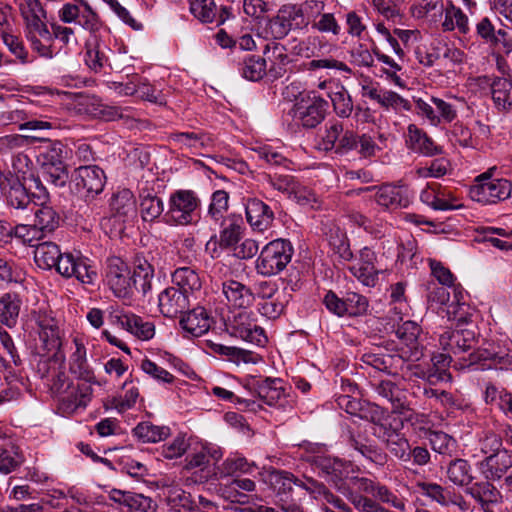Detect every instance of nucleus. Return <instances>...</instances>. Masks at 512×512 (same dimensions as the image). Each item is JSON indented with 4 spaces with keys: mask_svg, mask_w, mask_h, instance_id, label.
I'll use <instances>...</instances> for the list:
<instances>
[{
    "mask_svg": "<svg viewBox=\"0 0 512 512\" xmlns=\"http://www.w3.org/2000/svg\"><path fill=\"white\" fill-rule=\"evenodd\" d=\"M511 467L512 452L507 449L477 462V468L486 480L500 479Z\"/></svg>",
    "mask_w": 512,
    "mask_h": 512,
    "instance_id": "dca6fc26",
    "label": "nucleus"
},
{
    "mask_svg": "<svg viewBox=\"0 0 512 512\" xmlns=\"http://www.w3.org/2000/svg\"><path fill=\"white\" fill-rule=\"evenodd\" d=\"M33 212L35 214L34 224L46 236L52 233L58 227L59 217L51 207L43 206L41 204L36 207Z\"/></svg>",
    "mask_w": 512,
    "mask_h": 512,
    "instance_id": "a19ab883",
    "label": "nucleus"
},
{
    "mask_svg": "<svg viewBox=\"0 0 512 512\" xmlns=\"http://www.w3.org/2000/svg\"><path fill=\"white\" fill-rule=\"evenodd\" d=\"M36 141L42 142L37 154V162L42 169L64 166L63 159L65 151L61 141H51L40 137H38Z\"/></svg>",
    "mask_w": 512,
    "mask_h": 512,
    "instance_id": "4be33fe9",
    "label": "nucleus"
},
{
    "mask_svg": "<svg viewBox=\"0 0 512 512\" xmlns=\"http://www.w3.org/2000/svg\"><path fill=\"white\" fill-rule=\"evenodd\" d=\"M142 218L144 221H152L163 212V202L156 195L146 194L140 203Z\"/></svg>",
    "mask_w": 512,
    "mask_h": 512,
    "instance_id": "603ef678",
    "label": "nucleus"
},
{
    "mask_svg": "<svg viewBox=\"0 0 512 512\" xmlns=\"http://www.w3.org/2000/svg\"><path fill=\"white\" fill-rule=\"evenodd\" d=\"M313 464L334 484L339 492L343 495H348L349 487L347 480L350 474L358 471L352 462L343 461L331 456L318 455L313 458Z\"/></svg>",
    "mask_w": 512,
    "mask_h": 512,
    "instance_id": "1a4fd4ad",
    "label": "nucleus"
},
{
    "mask_svg": "<svg viewBox=\"0 0 512 512\" xmlns=\"http://www.w3.org/2000/svg\"><path fill=\"white\" fill-rule=\"evenodd\" d=\"M468 361L467 367L482 363V369L512 370V342L504 336L491 338L471 353Z\"/></svg>",
    "mask_w": 512,
    "mask_h": 512,
    "instance_id": "20e7f679",
    "label": "nucleus"
},
{
    "mask_svg": "<svg viewBox=\"0 0 512 512\" xmlns=\"http://www.w3.org/2000/svg\"><path fill=\"white\" fill-rule=\"evenodd\" d=\"M22 300L16 293L7 292L0 297V323L8 328L16 326Z\"/></svg>",
    "mask_w": 512,
    "mask_h": 512,
    "instance_id": "cd10ccee",
    "label": "nucleus"
},
{
    "mask_svg": "<svg viewBox=\"0 0 512 512\" xmlns=\"http://www.w3.org/2000/svg\"><path fill=\"white\" fill-rule=\"evenodd\" d=\"M313 464L334 484L339 492L343 495H348L349 487L347 480L350 474L358 471L352 462L343 461L331 456L318 455L313 458Z\"/></svg>",
    "mask_w": 512,
    "mask_h": 512,
    "instance_id": "6e6552de",
    "label": "nucleus"
},
{
    "mask_svg": "<svg viewBox=\"0 0 512 512\" xmlns=\"http://www.w3.org/2000/svg\"><path fill=\"white\" fill-rule=\"evenodd\" d=\"M45 189L41 180L33 174L23 176L22 179L14 174L5 175L0 172V192H31Z\"/></svg>",
    "mask_w": 512,
    "mask_h": 512,
    "instance_id": "b1692460",
    "label": "nucleus"
},
{
    "mask_svg": "<svg viewBox=\"0 0 512 512\" xmlns=\"http://www.w3.org/2000/svg\"><path fill=\"white\" fill-rule=\"evenodd\" d=\"M246 216L250 225L258 231H265L273 221V212L264 202L253 198L246 204Z\"/></svg>",
    "mask_w": 512,
    "mask_h": 512,
    "instance_id": "393cba45",
    "label": "nucleus"
},
{
    "mask_svg": "<svg viewBox=\"0 0 512 512\" xmlns=\"http://www.w3.org/2000/svg\"><path fill=\"white\" fill-rule=\"evenodd\" d=\"M226 329L231 336L258 346L267 342L263 328L256 323L254 314L247 310L235 312L228 319Z\"/></svg>",
    "mask_w": 512,
    "mask_h": 512,
    "instance_id": "0eeeda50",
    "label": "nucleus"
},
{
    "mask_svg": "<svg viewBox=\"0 0 512 512\" xmlns=\"http://www.w3.org/2000/svg\"><path fill=\"white\" fill-rule=\"evenodd\" d=\"M78 1L82 6V11L80 13L79 21H77L76 24L90 32L97 31L100 28V21L97 14L92 10L87 2L83 0Z\"/></svg>",
    "mask_w": 512,
    "mask_h": 512,
    "instance_id": "69168bd1",
    "label": "nucleus"
},
{
    "mask_svg": "<svg viewBox=\"0 0 512 512\" xmlns=\"http://www.w3.org/2000/svg\"><path fill=\"white\" fill-rule=\"evenodd\" d=\"M258 397L269 406L277 407L283 411L293 407V399L287 393V388L280 378H264L254 380L252 383Z\"/></svg>",
    "mask_w": 512,
    "mask_h": 512,
    "instance_id": "9d476101",
    "label": "nucleus"
},
{
    "mask_svg": "<svg viewBox=\"0 0 512 512\" xmlns=\"http://www.w3.org/2000/svg\"><path fill=\"white\" fill-rule=\"evenodd\" d=\"M133 433L139 440L149 443L158 442L166 438L169 433V429L166 427L155 426L150 422H142L133 429Z\"/></svg>",
    "mask_w": 512,
    "mask_h": 512,
    "instance_id": "37998d69",
    "label": "nucleus"
},
{
    "mask_svg": "<svg viewBox=\"0 0 512 512\" xmlns=\"http://www.w3.org/2000/svg\"><path fill=\"white\" fill-rule=\"evenodd\" d=\"M483 81L490 86L492 100L498 109L512 108V81L502 77L484 76Z\"/></svg>",
    "mask_w": 512,
    "mask_h": 512,
    "instance_id": "5701e85b",
    "label": "nucleus"
},
{
    "mask_svg": "<svg viewBox=\"0 0 512 512\" xmlns=\"http://www.w3.org/2000/svg\"><path fill=\"white\" fill-rule=\"evenodd\" d=\"M253 152L255 157L273 166L287 167V165L290 163V161L284 155L268 145L255 148L253 149Z\"/></svg>",
    "mask_w": 512,
    "mask_h": 512,
    "instance_id": "13d9d810",
    "label": "nucleus"
},
{
    "mask_svg": "<svg viewBox=\"0 0 512 512\" xmlns=\"http://www.w3.org/2000/svg\"><path fill=\"white\" fill-rule=\"evenodd\" d=\"M1 37L4 44L8 47L11 53L21 61V63L26 64L30 62L28 52L25 49L23 42L16 35L7 30H2Z\"/></svg>",
    "mask_w": 512,
    "mask_h": 512,
    "instance_id": "bf43d9fd",
    "label": "nucleus"
},
{
    "mask_svg": "<svg viewBox=\"0 0 512 512\" xmlns=\"http://www.w3.org/2000/svg\"><path fill=\"white\" fill-rule=\"evenodd\" d=\"M36 323L43 349L47 352L56 351L60 347V338L55 320L47 315H39Z\"/></svg>",
    "mask_w": 512,
    "mask_h": 512,
    "instance_id": "a878e982",
    "label": "nucleus"
},
{
    "mask_svg": "<svg viewBox=\"0 0 512 512\" xmlns=\"http://www.w3.org/2000/svg\"><path fill=\"white\" fill-rule=\"evenodd\" d=\"M50 389L58 401L59 409L66 415L85 408L93 393L91 383L73 382L63 371L53 376Z\"/></svg>",
    "mask_w": 512,
    "mask_h": 512,
    "instance_id": "f03ea898",
    "label": "nucleus"
},
{
    "mask_svg": "<svg viewBox=\"0 0 512 512\" xmlns=\"http://www.w3.org/2000/svg\"><path fill=\"white\" fill-rule=\"evenodd\" d=\"M127 331L134 334L141 340H150L155 334V326L150 321H144L141 317L134 315L133 318L128 320Z\"/></svg>",
    "mask_w": 512,
    "mask_h": 512,
    "instance_id": "4d7b16f0",
    "label": "nucleus"
},
{
    "mask_svg": "<svg viewBox=\"0 0 512 512\" xmlns=\"http://www.w3.org/2000/svg\"><path fill=\"white\" fill-rule=\"evenodd\" d=\"M450 301V293L446 286H438L434 282L427 285V302L429 308L438 312Z\"/></svg>",
    "mask_w": 512,
    "mask_h": 512,
    "instance_id": "de8ad7c7",
    "label": "nucleus"
},
{
    "mask_svg": "<svg viewBox=\"0 0 512 512\" xmlns=\"http://www.w3.org/2000/svg\"><path fill=\"white\" fill-rule=\"evenodd\" d=\"M341 256L345 260L352 261L348 266L350 273L364 286L375 287L379 280V275L385 270L381 267L376 253L369 247L361 248L358 253L353 256L349 246L345 242L343 236L340 240L339 250Z\"/></svg>",
    "mask_w": 512,
    "mask_h": 512,
    "instance_id": "7ed1b4c3",
    "label": "nucleus"
},
{
    "mask_svg": "<svg viewBox=\"0 0 512 512\" xmlns=\"http://www.w3.org/2000/svg\"><path fill=\"white\" fill-rule=\"evenodd\" d=\"M299 485L314 499L330 503L337 509H340L344 512H351V509L346 505V503L331 493L322 483L312 478H306L305 480H302Z\"/></svg>",
    "mask_w": 512,
    "mask_h": 512,
    "instance_id": "bb28decb",
    "label": "nucleus"
},
{
    "mask_svg": "<svg viewBox=\"0 0 512 512\" xmlns=\"http://www.w3.org/2000/svg\"><path fill=\"white\" fill-rule=\"evenodd\" d=\"M293 248L283 239H277L266 244L261 250L255 269L263 276H273L280 273L291 261Z\"/></svg>",
    "mask_w": 512,
    "mask_h": 512,
    "instance_id": "39448f33",
    "label": "nucleus"
},
{
    "mask_svg": "<svg viewBox=\"0 0 512 512\" xmlns=\"http://www.w3.org/2000/svg\"><path fill=\"white\" fill-rule=\"evenodd\" d=\"M463 296L462 293L455 289V296L453 301H449L446 306H444L440 313L445 314L448 320H458L461 321L465 318L467 313V306L464 301H462Z\"/></svg>",
    "mask_w": 512,
    "mask_h": 512,
    "instance_id": "6e6d98bb",
    "label": "nucleus"
},
{
    "mask_svg": "<svg viewBox=\"0 0 512 512\" xmlns=\"http://www.w3.org/2000/svg\"><path fill=\"white\" fill-rule=\"evenodd\" d=\"M141 369L144 373L161 383L170 384L173 383L175 379L170 372L149 359H144L141 362Z\"/></svg>",
    "mask_w": 512,
    "mask_h": 512,
    "instance_id": "0e129e2a",
    "label": "nucleus"
},
{
    "mask_svg": "<svg viewBox=\"0 0 512 512\" xmlns=\"http://www.w3.org/2000/svg\"><path fill=\"white\" fill-rule=\"evenodd\" d=\"M423 203L434 210L448 211L463 207V204L451 194H420Z\"/></svg>",
    "mask_w": 512,
    "mask_h": 512,
    "instance_id": "79ce46f5",
    "label": "nucleus"
},
{
    "mask_svg": "<svg viewBox=\"0 0 512 512\" xmlns=\"http://www.w3.org/2000/svg\"><path fill=\"white\" fill-rule=\"evenodd\" d=\"M222 292L227 301L234 307H247L253 300V295L250 289L235 280L223 282Z\"/></svg>",
    "mask_w": 512,
    "mask_h": 512,
    "instance_id": "7c9ffc66",
    "label": "nucleus"
},
{
    "mask_svg": "<svg viewBox=\"0 0 512 512\" xmlns=\"http://www.w3.org/2000/svg\"><path fill=\"white\" fill-rule=\"evenodd\" d=\"M256 468L254 463L240 455H231L215 467V475L219 477L233 476L236 473H251Z\"/></svg>",
    "mask_w": 512,
    "mask_h": 512,
    "instance_id": "e433bc0d",
    "label": "nucleus"
},
{
    "mask_svg": "<svg viewBox=\"0 0 512 512\" xmlns=\"http://www.w3.org/2000/svg\"><path fill=\"white\" fill-rule=\"evenodd\" d=\"M122 388L124 394H120L112 401L113 407L120 413L131 409L139 397V390L132 381H125Z\"/></svg>",
    "mask_w": 512,
    "mask_h": 512,
    "instance_id": "c03bdc74",
    "label": "nucleus"
},
{
    "mask_svg": "<svg viewBox=\"0 0 512 512\" xmlns=\"http://www.w3.org/2000/svg\"><path fill=\"white\" fill-rule=\"evenodd\" d=\"M440 347L455 355L464 353L471 349L476 342V331L474 325L465 328L446 329L439 334Z\"/></svg>",
    "mask_w": 512,
    "mask_h": 512,
    "instance_id": "4468645a",
    "label": "nucleus"
},
{
    "mask_svg": "<svg viewBox=\"0 0 512 512\" xmlns=\"http://www.w3.org/2000/svg\"><path fill=\"white\" fill-rule=\"evenodd\" d=\"M429 441L432 449L440 454H451L455 450V440L444 432H431Z\"/></svg>",
    "mask_w": 512,
    "mask_h": 512,
    "instance_id": "052dcab7",
    "label": "nucleus"
},
{
    "mask_svg": "<svg viewBox=\"0 0 512 512\" xmlns=\"http://www.w3.org/2000/svg\"><path fill=\"white\" fill-rule=\"evenodd\" d=\"M421 493L437 502L441 506L450 505V494L451 491L437 483L422 482L418 484Z\"/></svg>",
    "mask_w": 512,
    "mask_h": 512,
    "instance_id": "09e8293b",
    "label": "nucleus"
},
{
    "mask_svg": "<svg viewBox=\"0 0 512 512\" xmlns=\"http://www.w3.org/2000/svg\"><path fill=\"white\" fill-rule=\"evenodd\" d=\"M483 396L486 404L495 405L512 420V393L493 383H487Z\"/></svg>",
    "mask_w": 512,
    "mask_h": 512,
    "instance_id": "c756f323",
    "label": "nucleus"
},
{
    "mask_svg": "<svg viewBox=\"0 0 512 512\" xmlns=\"http://www.w3.org/2000/svg\"><path fill=\"white\" fill-rule=\"evenodd\" d=\"M497 168L495 166L490 167L484 173L478 175L475 178V185L472 186L471 192L477 190L488 189L490 191L497 190L498 192H511L512 191V182L508 179L504 178H494V174Z\"/></svg>",
    "mask_w": 512,
    "mask_h": 512,
    "instance_id": "72a5a7b5",
    "label": "nucleus"
},
{
    "mask_svg": "<svg viewBox=\"0 0 512 512\" xmlns=\"http://www.w3.org/2000/svg\"><path fill=\"white\" fill-rule=\"evenodd\" d=\"M285 51V47L278 43H275L271 48L267 46L265 54L271 62L270 68L268 69V75L273 79L284 76L287 71V65L290 63V58Z\"/></svg>",
    "mask_w": 512,
    "mask_h": 512,
    "instance_id": "c9c22d12",
    "label": "nucleus"
},
{
    "mask_svg": "<svg viewBox=\"0 0 512 512\" xmlns=\"http://www.w3.org/2000/svg\"><path fill=\"white\" fill-rule=\"evenodd\" d=\"M335 113L341 118H348L354 109L353 101L348 91L343 86H336L329 92Z\"/></svg>",
    "mask_w": 512,
    "mask_h": 512,
    "instance_id": "ea45409f",
    "label": "nucleus"
},
{
    "mask_svg": "<svg viewBox=\"0 0 512 512\" xmlns=\"http://www.w3.org/2000/svg\"><path fill=\"white\" fill-rule=\"evenodd\" d=\"M196 207L194 194H171L168 215L175 223L186 225L193 221Z\"/></svg>",
    "mask_w": 512,
    "mask_h": 512,
    "instance_id": "f3484780",
    "label": "nucleus"
},
{
    "mask_svg": "<svg viewBox=\"0 0 512 512\" xmlns=\"http://www.w3.org/2000/svg\"><path fill=\"white\" fill-rule=\"evenodd\" d=\"M351 446L365 459L375 464L383 465L386 455L377 447L357 439H351Z\"/></svg>",
    "mask_w": 512,
    "mask_h": 512,
    "instance_id": "864d4df0",
    "label": "nucleus"
},
{
    "mask_svg": "<svg viewBox=\"0 0 512 512\" xmlns=\"http://www.w3.org/2000/svg\"><path fill=\"white\" fill-rule=\"evenodd\" d=\"M9 204L16 209L33 211L39 206L36 200H46L48 194H9Z\"/></svg>",
    "mask_w": 512,
    "mask_h": 512,
    "instance_id": "e2e57ef3",
    "label": "nucleus"
},
{
    "mask_svg": "<svg viewBox=\"0 0 512 512\" xmlns=\"http://www.w3.org/2000/svg\"><path fill=\"white\" fill-rule=\"evenodd\" d=\"M190 306L189 294L181 292L176 287H168L158 295V307L161 314L174 318Z\"/></svg>",
    "mask_w": 512,
    "mask_h": 512,
    "instance_id": "2eb2a0df",
    "label": "nucleus"
},
{
    "mask_svg": "<svg viewBox=\"0 0 512 512\" xmlns=\"http://www.w3.org/2000/svg\"><path fill=\"white\" fill-rule=\"evenodd\" d=\"M241 71L244 78L258 81L268 74L266 60L259 56H251L244 60Z\"/></svg>",
    "mask_w": 512,
    "mask_h": 512,
    "instance_id": "49530a36",
    "label": "nucleus"
},
{
    "mask_svg": "<svg viewBox=\"0 0 512 512\" xmlns=\"http://www.w3.org/2000/svg\"><path fill=\"white\" fill-rule=\"evenodd\" d=\"M14 237L21 240L23 244L36 247V243L45 238L46 235L35 224H20L14 227Z\"/></svg>",
    "mask_w": 512,
    "mask_h": 512,
    "instance_id": "5fc2aeb1",
    "label": "nucleus"
},
{
    "mask_svg": "<svg viewBox=\"0 0 512 512\" xmlns=\"http://www.w3.org/2000/svg\"><path fill=\"white\" fill-rule=\"evenodd\" d=\"M421 333L420 326L414 321H405L396 329L397 337L403 342L407 350L403 349V354L407 355L408 359L412 361L420 360L424 353L423 347L418 341Z\"/></svg>",
    "mask_w": 512,
    "mask_h": 512,
    "instance_id": "6ab92c4d",
    "label": "nucleus"
},
{
    "mask_svg": "<svg viewBox=\"0 0 512 512\" xmlns=\"http://www.w3.org/2000/svg\"><path fill=\"white\" fill-rule=\"evenodd\" d=\"M46 21L47 16L24 19L25 33L34 51L42 57L51 58L52 50L49 43L52 41V34Z\"/></svg>",
    "mask_w": 512,
    "mask_h": 512,
    "instance_id": "f8f14e48",
    "label": "nucleus"
},
{
    "mask_svg": "<svg viewBox=\"0 0 512 512\" xmlns=\"http://www.w3.org/2000/svg\"><path fill=\"white\" fill-rule=\"evenodd\" d=\"M190 11L203 23H211L216 18V5L213 0H193Z\"/></svg>",
    "mask_w": 512,
    "mask_h": 512,
    "instance_id": "3c124183",
    "label": "nucleus"
},
{
    "mask_svg": "<svg viewBox=\"0 0 512 512\" xmlns=\"http://www.w3.org/2000/svg\"><path fill=\"white\" fill-rule=\"evenodd\" d=\"M126 507L129 511L151 512L155 510L156 505L151 498L144 496L143 494L130 492Z\"/></svg>",
    "mask_w": 512,
    "mask_h": 512,
    "instance_id": "774afa93",
    "label": "nucleus"
},
{
    "mask_svg": "<svg viewBox=\"0 0 512 512\" xmlns=\"http://www.w3.org/2000/svg\"><path fill=\"white\" fill-rule=\"evenodd\" d=\"M431 362L432 368L428 369L426 372L421 371V373L418 374L420 377L427 379L432 385L439 382L451 381V375L448 372V367L451 363V356L449 354H435L432 356Z\"/></svg>",
    "mask_w": 512,
    "mask_h": 512,
    "instance_id": "c85d7f7f",
    "label": "nucleus"
},
{
    "mask_svg": "<svg viewBox=\"0 0 512 512\" xmlns=\"http://www.w3.org/2000/svg\"><path fill=\"white\" fill-rule=\"evenodd\" d=\"M490 481L491 480L474 483L466 490L467 494L482 506L499 502L501 494Z\"/></svg>",
    "mask_w": 512,
    "mask_h": 512,
    "instance_id": "58836bf2",
    "label": "nucleus"
},
{
    "mask_svg": "<svg viewBox=\"0 0 512 512\" xmlns=\"http://www.w3.org/2000/svg\"><path fill=\"white\" fill-rule=\"evenodd\" d=\"M307 25L308 21L303 19L298 6L284 5L279 9L277 15L268 21L266 31L274 39H282L291 30L301 29Z\"/></svg>",
    "mask_w": 512,
    "mask_h": 512,
    "instance_id": "9b49d317",
    "label": "nucleus"
},
{
    "mask_svg": "<svg viewBox=\"0 0 512 512\" xmlns=\"http://www.w3.org/2000/svg\"><path fill=\"white\" fill-rule=\"evenodd\" d=\"M377 103L384 109L388 110L403 108L410 109L409 102L392 90H383Z\"/></svg>",
    "mask_w": 512,
    "mask_h": 512,
    "instance_id": "338daca9",
    "label": "nucleus"
},
{
    "mask_svg": "<svg viewBox=\"0 0 512 512\" xmlns=\"http://www.w3.org/2000/svg\"><path fill=\"white\" fill-rule=\"evenodd\" d=\"M189 447V442L184 435H178L173 440L165 443L161 447V455L166 459L179 458L185 454Z\"/></svg>",
    "mask_w": 512,
    "mask_h": 512,
    "instance_id": "680f3d73",
    "label": "nucleus"
},
{
    "mask_svg": "<svg viewBox=\"0 0 512 512\" xmlns=\"http://www.w3.org/2000/svg\"><path fill=\"white\" fill-rule=\"evenodd\" d=\"M212 320L203 307H196L184 314L179 325L186 333V336L200 337L207 333L211 327Z\"/></svg>",
    "mask_w": 512,
    "mask_h": 512,
    "instance_id": "aec40b11",
    "label": "nucleus"
},
{
    "mask_svg": "<svg viewBox=\"0 0 512 512\" xmlns=\"http://www.w3.org/2000/svg\"><path fill=\"white\" fill-rule=\"evenodd\" d=\"M34 260L44 270L55 268L63 277H75L83 284H94L98 278L97 267L89 258L72 253H61L57 244L43 242L36 245Z\"/></svg>",
    "mask_w": 512,
    "mask_h": 512,
    "instance_id": "f257e3e1",
    "label": "nucleus"
},
{
    "mask_svg": "<svg viewBox=\"0 0 512 512\" xmlns=\"http://www.w3.org/2000/svg\"><path fill=\"white\" fill-rule=\"evenodd\" d=\"M106 280L114 295L125 298L130 294L132 280L128 265L119 257L107 260Z\"/></svg>",
    "mask_w": 512,
    "mask_h": 512,
    "instance_id": "ddd939ff",
    "label": "nucleus"
},
{
    "mask_svg": "<svg viewBox=\"0 0 512 512\" xmlns=\"http://www.w3.org/2000/svg\"><path fill=\"white\" fill-rule=\"evenodd\" d=\"M328 107V102L316 92L300 94L293 107V116L304 128H315L325 119Z\"/></svg>",
    "mask_w": 512,
    "mask_h": 512,
    "instance_id": "423d86ee",
    "label": "nucleus"
},
{
    "mask_svg": "<svg viewBox=\"0 0 512 512\" xmlns=\"http://www.w3.org/2000/svg\"><path fill=\"white\" fill-rule=\"evenodd\" d=\"M73 182L77 190L86 192H103L106 175L104 171L96 166H81L74 174Z\"/></svg>",
    "mask_w": 512,
    "mask_h": 512,
    "instance_id": "a211bd4d",
    "label": "nucleus"
},
{
    "mask_svg": "<svg viewBox=\"0 0 512 512\" xmlns=\"http://www.w3.org/2000/svg\"><path fill=\"white\" fill-rule=\"evenodd\" d=\"M287 301L285 293L275 295L266 301H259L258 311L268 319H276L283 313Z\"/></svg>",
    "mask_w": 512,
    "mask_h": 512,
    "instance_id": "a18cd8bd",
    "label": "nucleus"
},
{
    "mask_svg": "<svg viewBox=\"0 0 512 512\" xmlns=\"http://www.w3.org/2000/svg\"><path fill=\"white\" fill-rule=\"evenodd\" d=\"M172 282L181 292L189 294V298L202 286L198 273L190 267H181L172 274Z\"/></svg>",
    "mask_w": 512,
    "mask_h": 512,
    "instance_id": "2f4dec72",
    "label": "nucleus"
},
{
    "mask_svg": "<svg viewBox=\"0 0 512 512\" xmlns=\"http://www.w3.org/2000/svg\"><path fill=\"white\" fill-rule=\"evenodd\" d=\"M153 276V266L145 258L137 257L133 275L131 276L132 286L146 294L151 289Z\"/></svg>",
    "mask_w": 512,
    "mask_h": 512,
    "instance_id": "4c0bfd02",
    "label": "nucleus"
},
{
    "mask_svg": "<svg viewBox=\"0 0 512 512\" xmlns=\"http://www.w3.org/2000/svg\"><path fill=\"white\" fill-rule=\"evenodd\" d=\"M69 369L78 379L86 383H95L93 371L86 359V349L81 344H76V349L70 356Z\"/></svg>",
    "mask_w": 512,
    "mask_h": 512,
    "instance_id": "473e14b6",
    "label": "nucleus"
},
{
    "mask_svg": "<svg viewBox=\"0 0 512 512\" xmlns=\"http://www.w3.org/2000/svg\"><path fill=\"white\" fill-rule=\"evenodd\" d=\"M374 435L385 441L390 452L400 460L407 462L411 459L408 441L395 430L383 424L375 425Z\"/></svg>",
    "mask_w": 512,
    "mask_h": 512,
    "instance_id": "412c9836",
    "label": "nucleus"
},
{
    "mask_svg": "<svg viewBox=\"0 0 512 512\" xmlns=\"http://www.w3.org/2000/svg\"><path fill=\"white\" fill-rule=\"evenodd\" d=\"M25 278V271L13 260L0 257V281L2 282H22Z\"/></svg>",
    "mask_w": 512,
    "mask_h": 512,
    "instance_id": "8fccbe9b",
    "label": "nucleus"
},
{
    "mask_svg": "<svg viewBox=\"0 0 512 512\" xmlns=\"http://www.w3.org/2000/svg\"><path fill=\"white\" fill-rule=\"evenodd\" d=\"M448 480L455 486H468L473 481L472 469L469 462L465 459L457 458L451 460L446 468Z\"/></svg>",
    "mask_w": 512,
    "mask_h": 512,
    "instance_id": "f704fd0d",
    "label": "nucleus"
}]
</instances>
